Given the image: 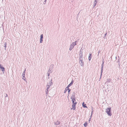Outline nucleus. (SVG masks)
I'll return each mask as SVG.
<instances>
[{
  "mask_svg": "<svg viewBox=\"0 0 127 127\" xmlns=\"http://www.w3.org/2000/svg\"><path fill=\"white\" fill-rule=\"evenodd\" d=\"M111 111V108H108L106 109V112L109 116H111L112 115Z\"/></svg>",
  "mask_w": 127,
  "mask_h": 127,
  "instance_id": "obj_1",
  "label": "nucleus"
},
{
  "mask_svg": "<svg viewBox=\"0 0 127 127\" xmlns=\"http://www.w3.org/2000/svg\"><path fill=\"white\" fill-rule=\"evenodd\" d=\"M67 90H68V89H66V88L65 89V90L64 93H65V92H66V91H67Z\"/></svg>",
  "mask_w": 127,
  "mask_h": 127,
  "instance_id": "obj_13",
  "label": "nucleus"
},
{
  "mask_svg": "<svg viewBox=\"0 0 127 127\" xmlns=\"http://www.w3.org/2000/svg\"><path fill=\"white\" fill-rule=\"evenodd\" d=\"M43 38V35L42 34H41L40 35V42L41 43L43 41L42 38Z\"/></svg>",
  "mask_w": 127,
  "mask_h": 127,
  "instance_id": "obj_4",
  "label": "nucleus"
},
{
  "mask_svg": "<svg viewBox=\"0 0 127 127\" xmlns=\"http://www.w3.org/2000/svg\"><path fill=\"white\" fill-rule=\"evenodd\" d=\"M68 90V93H69L70 92V90L69 89V88Z\"/></svg>",
  "mask_w": 127,
  "mask_h": 127,
  "instance_id": "obj_14",
  "label": "nucleus"
},
{
  "mask_svg": "<svg viewBox=\"0 0 127 127\" xmlns=\"http://www.w3.org/2000/svg\"><path fill=\"white\" fill-rule=\"evenodd\" d=\"M76 45V42H73L70 45L69 48V50H71L73 48L74 46L75 45Z\"/></svg>",
  "mask_w": 127,
  "mask_h": 127,
  "instance_id": "obj_2",
  "label": "nucleus"
},
{
  "mask_svg": "<svg viewBox=\"0 0 127 127\" xmlns=\"http://www.w3.org/2000/svg\"><path fill=\"white\" fill-rule=\"evenodd\" d=\"M91 56H89V60H90L91 59Z\"/></svg>",
  "mask_w": 127,
  "mask_h": 127,
  "instance_id": "obj_12",
  "label": "nucleus"
},
{
  "mask_svg": "<svg viewBox=\"0 0 127 127\" xmlns=\"http://www.w3.org/2000/svg\"><path fill=\"white\" fill-rule=\"evenodd\" d=\"M70 85H69L67 86V87L66 88V89H68L69 88H68L70 87Z\"/></svg>",
  "mask_w": 127,
  "mask_h": 127,
  "instance_id": "obj_11",
  "label": "nucleus"
},
{
  "mask_svg": "<svg viewBox=\"0 0 127 127\" xmlns=\"http://www.w3.org/2000/svg\"><path fill=\"white\" fill-rule=\"evenodd\" d=\"M26 70H25L23 72L22 75V76H23V79L24 80H25V79H24L25 78V71Z\"/></svg>",
  "mask_w": 127,
  "mask_h": 127,
  "instance_id": "obj_6",
  "label": "nucleus"
},
{
  "mask_svg": "<svg viewBox=\"0 0 127 127\" xmlns=\"http://www.w3.org/2000/svg\"><path fill=\"white\" fill-rule=\"evenodd\" d=\"M83 107L84 108H87V107L86 106V104H85L84 102H83L82 103Z\"/></svg>",
  "mask_w": 127,
  "mask_h": 127,
  "instance_id": "obj_7",
  "label": "nucleus"
},
{
  "mask_svg": "<svg viewBox=\"0 0 127 127\" xmlns=\"http://www.w3.org/2000/svg\"><path fill=\"white\" fill-rule=\"evenodd\" d=\"M46 0H45V1H46Z\"/></svg>",
  "mask_w": 127,
  "mask_h": 127,
  "instance_id": "obj_18",
  "label": "nucleus"
},
{
  "mask_svg": "<svg viewBox=\"0 0 127 127\" xmlns=\"http://www.w3.org/2000/svg\"><path fill=\"white\" fill-rule=\"evenodd\" d=\"M81 62H82V61L81 60Z\"/></svg>",
  "mask_w": 127,
  "mask_h": 127,
  "instance_id": "obj_17",
  "label": "nucleus"
},
{
  "mask_svg": "<svg viewBox=\"0 0 127 127\" xmlns=\"http://www.w3.org/2000/svg\"><path fill=\"white\" fill-rule=\"evenodd\" d=\"M6 44H5V47H6Z\"/></svg>",
  "mask_w": 127,
  "mask_h": 127,
  "instance_id": "obj_16",
  "label": "nucleus"
},
{
  "mask_svg": "<svg viewBox=\"0 0 127 127\" xmlns=\"http://www.w3.org/2000/svg\"><path fill=\"white\" fill-rule=\"evenodd\" d=\"M72 102L73 104H74L75 102V99H72Z\"/></svg>",
  "mask_w": 127,
  "mask_h": 127,
  "instance_id": "obj_8",
  "label": "nucleus"
},
{
  "mask_svg": "<svg viewBox=\"0 0 127 127\" xmlns=\"http://www.w3.org/2000/svg\"><path fill=\"white\" fill-rule=\"evenodd\" d=\"M87 122H86L84 124V126L85 127L87 126Z\"/></svg>",
  "mask_w": 127,
  "mask_h": 127,
  "instance_id": "obj_9",
  "label": "nucleus"
},
{
  "mask_svg": "<svg viewBox=\"0 0 127 127\" xmlns=\"http://www.w3.org/2000/svg\"><path fill=\"white\" fill-rule=\"evenodd\" d=\"M77 103V102H75L74 104H73L72 105V108H71V109L75 110V106Z\"/></svg>",
  "mask_w": 127,
  "mask_h": 127,
  "instance_id": "obj_3",
  "label": "nucleus"
},
{
  "mask_svg": "<svg viewBox=\"0 0 127 127\" xmlns=\"http://www.w3.org/2000/svg\"><path fill=\"white\" fill-rule=\"evenodd\" d=\"M0 68L1 69L2 71H4V68L3 67L1 64H0Z\"/></svg>",
  "mask_w": 127,
  "mask_h": 127,
  "instance_id": "obj_5",
  "label": "nucleus"
},
{
  "mask_svg": "<svg viewBox=\"0 0 127 127\" xmlns=\"http://www.w3.org/2000/svg\"><path fill=\"white\" fill-rule=\"evenodd\" d=\"M83 64L82 63V64L81 65V66H83Z\"/></svg>",
  "mask_w": 127,
  "mask_h": 127,
  "instance_id": "obj_15",
  "label": "nucleus"
},
{
  "mask_svg": "<svg viewBox=\"0 0 127 127\" xmlns=\"http://www.w3.org/2000/svg\"><path fill=\"white\" fill-rule=\"evenodd\" d=\"M73 81H72L69 84V85L71 86L73 84Z\"/></svg>",
  "mask_w": 127,
  "mask_h": 127,
  "instance_id": "obj_10",
  "label": "nucleus"
}]
</instances>
